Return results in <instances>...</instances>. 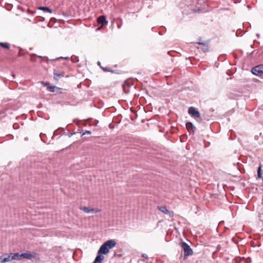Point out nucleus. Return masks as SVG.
<instances>
[{"mask_svg": "<svg viewBox=\"0 0 263 263\" xmlns=\"http://www.w3.org/2000/svg\"><path fill=\"white\" fill-rule=\"evenodd\" d=\"M116 241L115 240L110 239L105 242L100 248L98 251V254H107L109 250L116 245Z\"/></svg>", "mask_w": 263, "mask_h": 263, "instance_id": "1", "label": "nucleus"}, {"mask_svg": "<svg viewBox=\"0 0 263 263\" xmlns=\"http://www.w3.org/2000/svg\"><path fill=\"white\" fill-rule=\"evenodd\" d=\"M257 176H258V178H261V166H259L258 167V170H257Z\"/></svg>", "mask_w": 263, "mask_h": 263, "instance_id": "17", "label": "nucleus"}, {"mask_svg": "<svg viewBox=\"0 0 263 263\" xmlns=\"http://www.w3.org/2000/svg\"><path fill=\"white\" fill-rule=\"evenodd\" d=\"M21 256H22V258L31 259L32 258H34L35 257L36 253H31L28 251L27 252L21 254Z\"/></svg>", "mask_w": 263, "mask_h": 263, "instance_id": "9", "label": "nucleus"}, {"mask_svg": "<svg viewBox=\"0 0 263 263\" xmlns=\"http://www.w3.org/2000/svg\"><path fill=\"white\" fill-rule=\"evenodd\" d=\"M104 257L102 255V254H98L95 258V260L93 263H101L102 261L104 259Z\"/></svg>", "mask_w": 263, "mask_h": 263, "instance_id": "13", "label": "nucleus"}, {"mask_svg": "<svg viewBox=\"0 0 263 263\" xmlns=\"http://www.w3.org/2000/svg\"><path fill=\"white\" fill-rule=\"evenodd\" d=\"M39 9L44 11V12H48V13H51L52 11L51 10L47 7H41L39 8Z\"/></svg>", "mask_w": 263, "mask_h": 263, "instance_id": "14", "label": "nucleus"}, {"mask_svg": "<svg viewBox=\"0 0 263 263\" xmlns=\"http://www.w3.org/2000/svg\"><path fill=\"white\" fill-rule=\"evenodd\" d=\"M157 209L162 213L167 214L171 217L174 216V212L173 211H169L165 206H158Z\"/></svg>", "mask_w": 263, "mask_h": 263, "instance_id": "7", "label": "nucleus"}, {"mask_svg": "<svg viewBox=\"0 0 263 263\" xmlns=\"http://www.w3.org/2000/svg\"><path fill=\"white\" fill-rule=\"evenodd\" d=\"M103 70H104V71H109L108 69L106 68H103Z\"/></svg>", "mask_w": 263, "mask_h": 263, "instance_id": "19", "label": "nucleus"}, {"mask_svg": "<svg viewBox=\"0 0 263 263\" xmlns=\"http://www.w3.org/2000/svg\"><path fill=\"white\" fill-rule=\"evenodd\" d=\"M196 44L202 46L201 47H198V49H200L203 52H206L209 50L208 42H197Z\"/></svg>", "mask_w": 263, "mask_h": 263, "instance_id": "10", "label": "nucleus"}, {"mask_svg": "<svg viewBox=\"0 0 263 263\" xmlns=\"http://www.w3.org/2000/svg\"><path fill=\"white\" fill-rule=\"evenodd\" d=\"M97 23L99 24H101L102 26L105 25L108 23L105 15H101L97 18Z\"/></svg>", "mask_w": 263, "mask_h": 263, "instance_id": "11", "label": "nucleus"}, {"mask_svg": "<svg viewBox=\"0 0 263 263\" xmlns=\"http://www.w3.org/2000/svg\"><path fill=\"white\" fill-rule=\"evenodd\" d=\"M253 74L256 76H260L263 73V65H259L252 69Z\"/></svg>", "mask_w": 263, "mask_h": 263, "instance_id": "5", "label": "nucleus"}, {"mask_svg": "<svg viewBox=\"0 0 263 263\" xmlns=\"http://www.w3.org/2000/svg\"><path fill=\"white\" fill-rule=\"evenodd\" d=\"M188 113L193 118L197 120V119H200V112L194 107H190L188 110Z\"/></svg>", "mask_w": 263, "mask_h": 263, "instance_id": "4", "label": "nucleus"}, {"mask_svg": "<svg viewBox=\"0 0 263 263\" xmlns=\"http://www.w3.org/2000/svg\"><path fill=\"white\" fill-rule=\"evenodd\" d=\"M7 260H7L6 258H5V254L0 256V263L7 262Z\"/></svg>", "mask_w": 263, "mask_h": 263, "instance_id": "16", "label": "nucleus"}, {"mask_svg": "<svg viewBox=\"0 0 263 263\" xmlns=\"http://www.w3.org/2000/svg\"><path fill=\"white\" fill-rule=\"evenodd\" d=\"M91 134V132L89 130H85L83 134H82V136H84L86 134L90 135Z\"/></svg>", "mask_w": 263, "mask_h": 263, "instance_id": "18", "label": "nucleus"}, {"mask_svg": "<svg viewBox=\"0 0 263 263\" xmlns=\"http://www.w3.org/2000/svg\"><path fill=\"white\" fill-rule=\"evenodd\" d=\"M54 78L58 81L61 78H63L65 76V72L64 71H58L54 70L53 71Z\"/></svg>", "mask_w": 263, "mask_h": 263, "instance_id": "8", "label": "nucleus"}, {"mask_svg": "<svg viewBox=\"0 0 263 263\" xmlns=\"http://www.w3.org/2000/svg\"><path fill=\"white\" fill-rule=\"evenodd\" d=\"M142 256H143V257H145V255L144 254H143V255H142Z\"/></svg>", "mask_w": 263, "mask_h": 263, "instance_id": "21", "label": "nucleus"}, {"mask_svg": "<svg viewBox=\"0 0 263 263\" xmlns=\"http://www.w3.org/2000/svg\"><path fill=\"white\" fill-rule=\"evenodd\" d=\"M80 210L86 213H99L101 211V209L98 208H90L86 206L81 207Z\"/></svg>", "mask_w": 263, "mask_h": 263, "instance_id": "6", "label": "nucleus"}, {"mask_svg": "<svg viewBox=\"0 0 263 263\" xmlns=\"http://www.w3.org/2000/svg\"><path fill=\"white\" fill-rule=\"evenodd\" d=\"M22 258L21 254L18 253H10V254H5V258L7 260V262L10 261L12 260H20Z\"/></svg>", "mask_w": 263, "mask_h": 263, "instance_id": "3", "label": "nucleus"}, {"mask_svg": "<svg viewBox=\"0 0 263 263\" xmlns=\"http://www.w3.org/2000/svg\"><path fill=\"white\" fill-rule=\"evenodd\" d=\"M0 46L5 49H9L10 46L8 43L0 42Z\"/></svg>", "mask_w": 263, "mask_h": 263, "instance_id": "15", "label": "nucleus"}, {"mask_svg": "<svg viewBox=\"0 0 263 263\" xmlns=\"http://www.w3.org/2000/svg\"><path fill=\"white\" fill-rule=\"evenodd\" d=\"M186 127L189 132L194 133L196 130V127L191 122H187L186 123Z\"/></svg>", "mask_w": 263, "mask_h": 263, "instance_id": "12", "label": "nucleus"}, {"mask_svg": "<svg viewBox=\"0 0 263 263\" xmlns=\"http://www.w3.org/2000/svg\"><path fill=\"white\" fill-rule=\"evenodd\" d=\"M121 27V25H118V28H120Z\"/></svg>", "mask_w": 263, "mask_h": 263, "instance_id": "20", "label": "nucleus"}, {"mask_svg": "<svg viewBox=\"0 0 263 263\" xmlns=\"http://www.w3.org/2000/svg\"><path fill=\"white\" fill-rule=\"evenodd\" d=\"M180 246L184 251V257H187L193 254V251L190 247L185 242H181Z\"/></svg>", "mask_w": 263, "mask_h": 263, "instance_id": "2", "label": "nucleus"}]
</instances>
